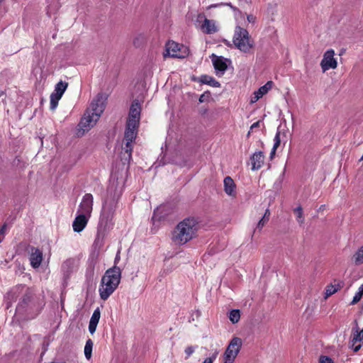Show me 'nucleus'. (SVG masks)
<instances>
[{
  "instance_id": "nucleus-22",
  "label": "nucleus",
  "mask_w": 363,
  "mask_h": 363,
  "mask_svg": "<svg viewBox=\"0 0 363 363\" xmlns=\"http://www.w3.org/2000/svg\"><path fill=\"white\" fill-rule=\"evenodd\" d=\"M354 325L355 326L352 328V333L354 334L352 337L353 345L357 342L363 345V328L359 330L357 320L354 321Z\"/></svg>"
},
{
  "instance_id": "nucleus-40",
  "label": "nucleus",
  "mask_w": 363,
  "mask_h": 363,
  "mask_svg": "<svg viewBox=\"0 0 363 363\" xmlns=\"http://www.w3.org/2000/svg\"><path fill=\"white\" fill-rule=\"evenodd\" d=\"M362 343H359V345H356V343L353 345V342L352 341V347L354 350V352H357L360 350L362 347Z\"/></svg>"
},
{
  "instance_id": "nucleus-15",
  "label": "nucleus",
  "mask_w": 363,
  "mask_h": 363,
  "mask_svg": "<svg viewBox=\"0 0 363 363\" xmlns=\"http://www.w3.org/2000/svg\"><path fill=\"white\" fill-rule=\"evenodd\" d=\"M273 84L274 83L272 81H269L264 85L259 87L257 91H254L250 97V103L251 104L256 103L272 89Z\"/></svg>"
},
{
  "instance_id": "nucleus-39",
  "label": "nucleus",
  "mask_w": 363,
  "mask_h": 363,
  "mask_svg": "<svg viewBox=\"0 0 363 363\" xmlns=\"http://www.w3.org/2000/svg\"><path fill=\"white\" fill-rule=\"evenodd\" d=\"M262 157H264V153L259 150L255 152L251 159H261Z\"/></svg>"
},
{
  "instance_id": "nucleus-45",
  "label": "nucleus",
  "mask_w": 363,
  "mask_h": 363,
  "mask_svg": "<svg viewBox=\"0 0 363 363\" xmlns=\"http://www.w3.org/2000/svg\"><path fill=\"white\" fill-rule=\"evenodd\" d=\"M4 238H2L1 234H0V242L3 240Z\"/></svg>"
},
{
  "instance_id": "nucleus-33",
  "label": "nucleus",
  "mask_w": 363,
  "mask_h": 363,
  "mask_svg": "<svg viewBox=\"0 0 363 363\" xmlns=\"http://www.w3.org/2000/svg\"><path fill=\"white\" fill-rule=\"evenodd\" d=\"M240 318L239 310H232L229 313V319L233 323H237Z\"/></svg>"
},
{
  "instance_id": "nucleus-44",
  "label": "nucleus",
  "mask_w": 363,
  "mask_h": 363,
  "mask_svg": "<svg viewBox=\"0 0 363 363\" xmlns=\"http://www.w3.org/2000/svg\"><path fill=\"white\" fill-rule=\"evenodd\" d=\"M203 95H201V97L199 98V101L200 102H203Z\"/></svg>"
},
{
  "instance_id": "nucleus-9",
  "label": "nucleus",
  "mask_w": 363,
  "mask_h": 363,
  "mask_svg": "<svg viewBox=\"0 0 363 363\" xmlns=\"http://www.w3.org/2000/svg\"><path fill=\"white\" fill-rule=\"evenodd\" d=\"M196 23L201 30L206 34H213L218 30V28L214 20H209L202 13H199L197 16Z\"/></svg>"
},
{
  "instance_id": "nucleus-8",
  "label": "nucleus",
  "mask_w": 363,
  "mask_h": 363,
  "mask_svg": "<svg viewBox=\"0 0 363 363\" xmlns=\"http://www.w3.org/2000/svg\"><path fill=\"white\" fill-rule=\"evenodd\" d=\"M139 125H130V123L126 124V128L125 131L124 140L125 142V147H124L125 153L128 155V157L130 159L132 152V143L135 140L138 128Z\"/></svg>"
},
{
  "instance_id": "nucleus-18",
  "label": "nucleus",
  "mask_w": 363,
  "mask_h": 363,
  "mask_svg": "<svg viewBox=\"0 0 363 363\" xmlns=\"http://www.w3.org/2000/svg\"><path fill=\"white\" fill-rule=\"evenodd\" d=\"M223 187L224 191L228 196L233 198L236 196V185L230 177H225Z\"/></svg>"
},
{
  "instance_id": "nucleus-20",
  "label": "nucleus",
  "mask_w": 363,
  "mask_h": 363,
  "mask_svg": "<svg viewBox=\"0 0 363 363\" xmlns=\"http://www.w3.org/2000/svg\"><path fill=\"white\" fill-rule=\"evenodd\" d=\"M43 260V252L37 248H33L30 257V264L33 268H38Z\"/></svg>"
},
{
  "instance_id": "nucleus-47",
  "label": "nucleus",
  "mask_w": 363,
  "mask_h": 363,
  "mask_svg": "<svg viewBox=\"0 0 363 363\" xmlns=\"http://www.w3.org/2000/svg\"><path fill=\"white\" fill-rule=\"evenodd\" d=\"M118 259V256H116V257L115 259V263L117 262Z\"/></svg>"
},
{
  "instance_id": "nucleus-46",
  "label": "nucleus",
  "mask_w": 363,
  "mask_h": 363,
  "mask_svg": "<svg viewBox=\"0 0 363 363\" xmlns=\"http://www.w3.org/2000/svg\"><path fill=\"white\" fill-rule=\"evenodd\" d=\"M93 270H94V267H93V266H91V267H90V271H91V272Z\"/></svg>"
},
{
  "instance_id": "nucleus-21",
  "label": "nucleus",
  "mask_w": 363,
  "mask_h": 363,
  "mask_svg": "<svg viewBox=\"0 0 363 363\" xmlns=\"http://www.w3.org/2000/svg\"><path fill=\"white\" fill-rule=\"evenodd\" d=\"M108 230H102L98 226L97 234L94 242L95 247L101 249L104 244L106 232Z\"/></svg>"
},
{
  "instance_id": "nucleus-23",
  "label": "nucleus",
  "mask_w": 363,
  "mask_h": 363,
  "mask_svg": "<svg viewBox=\"0 0 363 363\" xmlns=\"http://www.w3.org/2000/svg\"><path fill=\"white\" fill-rule=\"evenodd\" d=\"M146 41V36L144 33L136 34L133 40V44L135 47L139 48L142 46Z\"/></svg>"
},
{
  "instance_id": "nucleus-11",
  "label": "nucleus",
  "mask_w": 363,
  "mask_h": 363,
  "mask_svg": "<svg viewBox=\"0 0 363 363\" xmlns=\"http://www.w3.org/2000/svg\"><path fill=\"white\" fill-rule=\"evenodd\" d=\"M320 67L323 72H325L330 69L337 68V62L335 58V51L333 49H329L325 52L320 62Z\"/></svg>"
},
{
  "instance_id": "nucleus-17",
  "label": "nucleus",
  "mask_w": 363,
  "mask_h": 363,
  "mask_svg": "<svg viewBox=\"0 0 363 363\" xmlns=\"http://www.w3.org/2000/svg\"><path fill=\"white\" fill-rule=\"evenodd\" d=\"M229 6L233 8V9L236 11L235 13V18L238 17L239 21H240L241 24L240 26L243 25L246 26V23L254 24L257 21V18L253 14H245L242 13L240 11H239L235 7H233L230 4H228Z\"/></svg>"
},
{
  "instance_id": "nucleus-32",
  "label": "nucleus",
  "mask_w": 363,
  "mask_h": 363,
  "mask_svg": "<svg viewBox=\"0 0 363 363\" xmlns=\"http://www.w3.org/2000/svg\"><path fill=\"white\" fill-rule=\"evenodd\" d=\"M362 296H363V284L359 287L358 291L354 294V296L350 303V305H355L356 303H357L362 298Z\"/></svg>"
},
{
  "instance_id": "nucleus-16",
  "label": "nucleus",
  "mask_w": 363,
  "mask_h": 363,
  "mask_svg": "<svg viewBox=\"0 0 363 363\" xmlns=\"http://www.w3.org/2000/svg\"><path fill=\"white\" fill-rule=\"evenodd\" d=\"M90 216L77 213L76 218L72 223L73 230L77 233L82 231L87 225Z\"/></svg>"
},
{
  "instance_id": "nucleus-28",
  "label": "nucleus",
  "mask_w": 363,
  "mask_h": 363,
  "mask_svg": "<svg viewBox=\"0 0 363 363\" xmlns=\"http://www.w3.org/2000/svg\"><path fill=\"white\" fill-rule=\"evenodd\" d=\"M280 143H281L280 132L277 131L275 135L274 139V145H273V147L270 152V158L271 159H272L274 157V156L275 155L276 150L279 146Z\"/></svg>"
},
{
  "instance_id": "nucleus-31",
  "label": "nucleus",
  "mask_w": 363,
  "mask_h": 363,
  "mask_svg": "<svg viewBox=\"0 0 363 363\" xmlns=\"http://www.w3.org/2000/svg\"><path fill=\"white\" fill-rule=\"evenodd\" d=\"M354 259L356 264L363 263V245L361 246L354 255Z\"/></svg>"
},
{
  "instance_id": "nucleus-13",
  "label": "nucleus",
  "mask_w": 363,
  "mask_h": 363,
  "mask_svg": "<svg viewBox=\"0 0 363 363\" xmlns=\"http://www.w3.org/2000/svg\"><path fill=\"white\" fill-rule=\"evenodd\" d=\"M211 58L216 70V75L218 77L223 75L228 65L231 62L230 60L228 58H225L222 56H217L214 54H212Z\"/></svg>"
},
{
  "instance_id": "nucleus-5",
  "label": "nucleus",
  "mask_w": 363,
  "mask_h": 363,
  "mask_svg": "<svg viewBox=\"0 0 363 363\" xmlns=\"http://www.w3.org/2000/svg\"><path fill=\"white\" fill-rule=\"evenodd\" d=\"M240 24L241 23L237 17V26L235 28L233 42L236 48L241 52L248 53L253 48L255 43L247 29L241 27Z\"/></svg>"
},
{
  "instance_id": "nucleus-27",
  "label": "nucleus",
  "mask_w": 363,
  "mask_h": 363,
  "mask_svg": "<svg viewBox=\"0 0 363 363\" xmlns=\"http://www.w3.org/2000/svg\"><path fill=\"white\" fill-rule=\"evenodd\" d=\"M93 345L94 343L91 339L86 340L84 347V355L87 359L91 357Z\"/></svg>"
},
{
  "instance_id": "nucleus-1",
  "label": "nucleus",
  "mask_w": 363,
  "mask_h": 363,
  "mask_svg": "<svg viewBox=\"0 0 363 363\" xmlns=\"http://www.w3.org/2000/svg\"><path fill=\"white\" fill-rule=\"evenodd\" d=\"M127 171L125 163L122 164L121 177H118L119 172L113 169L111 172L110 183L107 189V197L104 201L100 214L98 226L102 230H109L113 225V219L116 208L118 200L123 191V174Z\"/></svg>"
},
{
  "instance_id": "nucleus-19",
  "label": "nucleus",
  "mask_w": 363,
  "mask_h": 363,
  "mask_svg": "<svg viewBox=\"0 0 363 363\" xmlns=\"http://www.w3.org/2000/svg\"><path fill=\"white\" fill-rule=\"evenodd\" d=\"M100 317L101 311L99 308H97L94 311L89 323V331L91 335H93L96 332L97 325L100 320Z\"/></svg>"
},
{
  "instance_id": "nucleus-35",
  "label": "nucleus",
  "mask_w": 363,
  "mask_h": 363,
  "mask_svg": "<svg viewBox=\"0 0 363 363\" xmlns=\"http://www.w3.org/2000/svg\"><path fill=\"white\" fill-rule=\"evenodd\" d=\"M196 348V347L195 346H188L185 349L186 359H188L194 352Z\"/></svg>"
},
{
  "instance_id": "nucleus-43",
  "label": "nucleus",
  "mask_w": 363,
  "mask_h": 363,
  "mask_svg": "<svg viewBox=\"0 0 363 363\" xmlns=\"http://www.w3.org/2000/svg\"><path fill=\"white\" fill-rule=\"evenodd\" d=\"M218 6V4H212L208 6V9L215 8V7H217Z\"/></svg>"
},
{
  "instance_id": "nucleus-36",
  "label": "nucleus",
  "mask_w": 363,
  "mask_h": 363,
  "mask_svg": "<svg viewBox=\"0 0 363 363\" xmlns=\"http://www.w3.org/2000/svg\"><path fill=\"white\" fill-rule=\"evenodd\" d=\"M320 363H334L333 360L328 356L322 355L319 358Z\"/></svg>"
},
{
  "instance_id": "nucleus-30",
  "label": "nucleus",
  "mask_w": 363,
  "mask_h": 363,
  "mask_svg": "<svg viewBox=\"0 0 363 363\" xmlns=\"http://www.w3.org/2000/svg\"><path fill=\"white\" fill-rule=\"evenodd\" d=\"M264 164V160H250L247 163V167H250L251 169L255 171L260 169Z\"/></svg>"
},
{
  "instance_id": "nucleus-34",
  "label": "nucleus",
  "mask_w": 363,
  "mask_h": 363,
  "mask_svg": "<svg viewBox=\"0 0 363 363\" xmlns=\"http://www.w3.org/2000/svg\"><path fill=\"white\" fill-rule=\"evenodd\" d=\"M294 213L296 214V220H297L298 223H299L300 224L303 223L304 218H303V209H302V208L301 206H298L297 208H296L294 209Z\"/></svg>"
},
{
  "instance_id": "nucleus-4",
  "label": "nucleus",
  "mask_w": 363,
  "mask_h": 363,
  "mask_svg": "<svg viewBox=\"0 0 363 363\" xmlns=\"http://www.w3.org/2000/svg\"><path fill=\"white\" fill-rule=\"evenodd\" d=\"M121 270L114 266L108 269L103 276L99 292L102 300L106 301L115 291L120 284Z\"/></svg>"
},
{
  "instance_id": "nucleus-7",
  "label": "nucleus",
  "mask_w": 363,
  "mask_h": 363,
  "mask_svg": "<svg viewBox=\"0 0 363 363\" xmlns=\"http://www.w3.org/2000/svg\"><path fill=\"white\" fill-rule=\"evenodd\" d=\"M188 55L189 49L187 47L174 41H169L167 43L165 53H164V57L169 56L177 58H184Z\"/></svg>"
},
{
  "instance_id": "nucleus-25",
  "label": "nucleus",
  "mask_w": 363,
  "mask_h": 363,
  "mask_svg": "<svg viewBox=\"0 0 363 363\" xmlns=\"http://www.w3.org/2000/svg\"><path fill=\"white\" fill-rule=\"evenodd\" d=\"M164 211V206H160L154 211V213H153V215L152 217V220L154 223H155L157 221H160V220H162L164 218V215H163Z\"/></svg>"
},
{
  "instance_id": "nucleus-14",
  "label": "nucleus",
  "mask_w": 363,
  "mask_h": 363,
  "mask_svg": "<svg viewBox=\"0 0 363 363\" xmlns=\"http://www.w3.org/2000/svg\"><path fill=\"white\" fill-rule=\"evenodd\" d=\"M141 107L140 104L138 99L133 101L129 111V115L127 123L130 125H139L140 119Z\"/></svg>"
},
{
  "instance_id": "nucleus-12",
  "label": "nucleus",
  "mask_w": 363,
  "mask_h": 363,
  "mask_svg": "<svg viewBox=\"0 0 363 363\" xmlns=\"http://www.w3.org/2000/svg\"><path fill=\"white\" fill-rule=\"evenodd\" d=\"M93 205L94 196L92 194H85L79 203L77 213H82L91 217Z\"/></svg>"
},
{
  "instance_id": "nucleus-2",
  "label": "nucleus",
  "mask_w": 363,
  "mask_h": 363,
  "mask_svg": "<svg viewBox=\"0 0 363 363\" xmlns=\"http://www.w3.org/2000/svg\"><path fill=\"white\" fill-rule=\"evenodd\" d=\"M105 108V99L102 95H98L82 118L77 131L78 136H82L94 127Z\"/></svg>"
},
{
  "instance_id": "nucleus-29",
  "label": "nucleus",
  "mask_w": 363,
  "mask_h": 363,
  "mask_svg": "<svg viewBox=\"0 0 363 363\" xmlns=\"http://www.w3.org/2000/svg\"><path fill=\"white\" fill-rule=\"evenodd\" d=\"M74 267V260L72 259H67L63 262L62 265V268L63 271L66 273H69L72 271Z\"/></svg>"
},
{
  "instance_id": "nucleus-42",
  "label": "nucleus",
  "mask_w": 363,
  "mask_h": 363,
  "mask_svg": "<svg viewBox=\"0 0 363 363\" xmlns=\"http://www.w3.org/2000/svg\"><path fill=\"white\" fill-rule=\"evenodd\" d=\"M259 126V121H257L251 125L250 130H253L254 128H258Z\"/></svg>"
},
{
  "instance_id": "nucleus-41",
  "label": "nucleus",
  "mask_w": 363,
  "mask_h": 363,
  "mask_svg": "<svg viewBox=\"0 0 363 363\" xmlns=\"http://www.w3.org/2000/svg\"><path fill=\"white\" fill-rule=\"evenodd\" d=\"M6 230V225L4 224V225L1 226V228L0 229V234H1L2 238H4Z\"/></svg>"
},
{
  "instance_id": "nucleus-26",
  "label": "nucleus",
  "mask_w": 363,
  "mask_h": 363,
  "mask_svg": "<svg viewBox=\"0 0 363 363\" xmlns=\"http://www.w3.org/2000/svg\"><path fill=\"white\" fill-rule=\"evenodd\" d=\"M270 216V211L269 208H267L265 211V213L263 216V217L259 220L257 225V229L261 230L262 228L264 226V225L268 222Z\"/></svg>"
},
{
  "instance_id": "nucleus-24",
  "label": "nucleus",
  "mask_w": 363,
  "mask_h": 363,
  "mask_svg": "<svg viewBox=\"0 0 363 363\" xmlns=\"http://www.w3.org/2000/svg\"><path fill=\"white\" fill-rule=\"evenodd\" d=\"M201 82L203 84H208L213 87H219L220 84L216 81L213 77L208 75L202 76Z\"/></svg>"
},
{
  "instance_id": "nucleus-6",
  "label": "nucleus",
  "mask_w": 363,
  "mask_h": 363,
  "mask_svg": "<svg viewBox=\"0 0 363 363\" xmlns=\"http://www.w3.org/2000/svg\"><path fill=\"white\" fill-rule=\"evenodd\" d=\"M242 347V340L235 337L230 342L223 354V363H233Z\"/></svg>"
},
{
  "instance_id": "nucleus-3",
  "label": "nucleus",
  "mask_w": 363,
  "mask_h": 363,
  "mask_svg": "<svg viewBox=\"0 0 363 363\" xmlns=\"http://www.w3.org/2000/svg\"><path fill=\"white\" fill-rule=\"evenodd\" d=\"M199 230V223L194 218H186L180 221L172 233V240L177 245H184L194 239Z\"/></svg>"
},
{
  "instance_id": "nucleus-10",
  "label": "nucleus",
  "mask_w": 363,
  "mask_h": 363,
  "mask_svg": "<svg viewBox=\"0 0 363 363\" xmlns=\"http://www.w3.org/2000/svg\"><path fill=\"white\" fill-rule=\"evenodd\" d=\"M68 86V83L60 81L55 86L54 91L50 95V109L55 110L58 105V102L62 98L63 94Z\"/></svg>"
},
{
  "instance_id": "nucleus-38",
  "label": "nucleus",
  "mask_w": 363,
  "mask_h": 363,
  "mask_svg": "<svg viewBox=\"0 0 363 363\" xmlns=\"http://www.w3.org/2000/svg\"><path fill=\"white\" fill-rule=\"evenodd\" d=\"M217 355H218V352H215L214 354H212L211 357L206 358L203 360V363H213L214 362V360L216 359Z\"/></svg>"
},
{
  "instance_id": "nucleus-37",
  "label": "nucleus",
  "mask_w": 363,
  "mask_h": 363,
  "mask_svg": "<svg viewBox=\"0 0 363 363\" xmlns=\"http://www.w3.org/2000/svg\"><path fill=\"white\" fill-rule=\"evenodd\" d=\"M337 291V289H335L333 286H328L326 289L325 294L327 296H331Z\"/></svg>"
}]
</instances>
